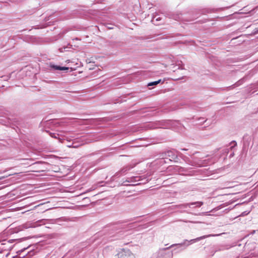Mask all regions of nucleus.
I'll return each instance as SVG.
<instances>
[{
	"label": "nucleus",
	"instance_id": "nucleus-1",
	"mask_svg": "<svg viewBox=\"0 0 258 258\" xmlns=\"http://www.w3.org/2000/svg\"><path fill=\"white\" fill-rule=\"evenodd\" d=\"M51 67L54 70H60V71H65V70H68L69 69V68L68 67H60L58 66L55 65H52L51 66Z\"/></svg>",
	"mask_w": 258,
	"mask_h": 258
},
{
	"label": "nucleus",
	"instance_id": "nucleus-2",
	"mask_svg": "<svg viewBox=\"0 0 258 258\" xmlns=\"http://www.w3.org/2000/svg\"><path fill=\"white\" fill-rule=\"evenodd\" d=\"M211 236H212V235H206V236H201V237H198V238H197L196 239H192V240H190V241H191V242H196V241L200 240L201 239H203L204 238H205L206 237H208Z\"/></svg>",
	"mask_w": 258,
	"mask_h": 258
},
{
	"label": "nucleus",
	"instance_id": "nucleus-3",
	"mask_svg": "<svg viewBox=\"0 0 258 258\" xmlns=\"http://www.w3.org/2000/svg\"><path fill=\"white\" fill-rule=\"evenodd\" d=\"M74 144H75V142H73V145H69V146H68V147L76 148H78L80 146H82L84 144V143H81V144L80 145H74Z\"/></svg>",
	"mask_w": 258,
	"mask_h": 258
},
{
	"label": "nucleus",
	"instance_id": "nucleus-4",
	"mask_svg": "<svg viewBox=\"0 0 258 258\" xmlns=\"http://www.w3.org/2000/svg\"><path fill=\"white\" fill-rule=\"evenodd\" d=\"M74 144H75V142H73V145H69V146H68V147L76 148H78L80 146H82L84 144V143H81V144L80 145H74Z\"/></svg>",
	"mask_w": 258,
	"mask_h": 258
},
{
	"label": "nucleus",
	"instance_id": "nucleus-5",
	"mask_svg": "<svg viewBox=\"0 0 258 258\" xmlns=\"http://www.w3.org/2000/svg\"><path fill=\"white\" fill-rule=\"evenodd\" d=\"M160 82V80H158L157 81H155L153 82L150 83L148 84V86H152V85H157Z\"/></svg>",
	"mask_w": 258,
	"mask_h": 258
},
{
	"label": "nucleus",
	"instance_id": "nucleus-6",
	"mask_svg": "<svg viewBox=\"0 0 258 258\" xmlns=\"http://www.w3.org/2000/svg\"><path fill=\"white\" fill-rule=\"evenodd\" d=\"M203 202H196L195 203H192L190 205H194V204H196L197 205V207H201L202 205H203Z\"/></svg>",
	"mask_w": 258,
	"mask_h": 258
},
{
	"label": "nucleus",
	"instance_id": "nucleus-7",
	"mask_svg": "<svg viewBox=\"0 0 258 258\" xmlns=\"http://www.w3.org/2000/svg\"><path fill=\"white\" fill-rule=\"evenodd\" d=\"M50 136L53 138H56V137H55V136H52V134H51Z\"/></svg>",
	"mask_w": 258,
	"mask_h": 258
},
{
	"label": "nucleus",
	"instance_id": "nucleus-8",
	"mask_svg": "<svg viewBox=\"0 0 258 258\" xmlns=\"http://www.w3.org/2000/svg\"><path fill=\"white\" fill-rule=\"evenodd\" d=\"M66 61L67 62L69 63V62H70V60L69 59H68V60H67Z\"/></svg>",
	"mask_w": 258,
	"mask_h": 258
},
{
	"label": "nucleus",
	"instance_id": "nucleus-9",
	"mask_svg": "<svg viewBox=\"0 0 258 258\" xmlns=\"http://www.w3.org/2000/svg\"><path fill=\"white\" fill-rule=\"evenodd\" d=\"M6 177V176H3V177H2L0 178V179H3V178H5Z\"/></svg>",
	"mask_w": 258,
	"mask_h": 258
}]
</instances>
